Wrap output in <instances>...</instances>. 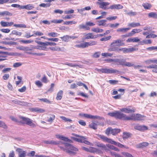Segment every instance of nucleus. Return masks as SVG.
Segmentation results:
<instances>
[{"mask_svg": "<svg viewBox=\"0 0 157 157\" xmlns=\"http://www.w3.org/2000/svg\"><path fill=\"white\" fill-rule=\"evenodd\" d=\"M108 115L115 118L124 121H142L144 120L146 117L139 114H133L130 116L123 113L118 111H115L108 113Z\"/></svg>", "mask_w": 157, "mask_h": 157, "instance_id": "nucleus-1", "label": "nucleus"}, {"mask_svg": "<svg viewBox=\"0 0 157 157\" xmlns=\"http://www.w3.org/2000/svg\"><path fill=\"white\" fill-rule=\"evenodd\" d=\"M97 4L99 5V8L103 10H108L111 9H120L123 8V6L120 4H114L110 6L109 7L108 6L109 5V3L107 2H97Z\"/></svg>", "mask_w": 157, "mask_h": 157, "instance_id": "nucleus-2", "label": "nucleus"}, {"mask_svg": "<svg viewBox=\"0 0 157 157\" xmlns=\"http://www.w3.org/2000/svg\"><path fill=\"white\" fill-rule=\"evenodd\" d=\"M20 119H21V122L23 124H26L32 128H35L36 125L33 122V120L28 117L20 116Z\"/></svg>", "mask_w": 157, "mask_h": 157, "instance_id": "nucleus-3", "label": "nucleus"}, {"mask_svg": "<svg viewBox=\"0 0 157 157\" xmlns=\"http://www.w3.org/2000/svg\"><path fill=\"white\" fill-rule=\"evenodd\" d=\"M65 146L66 148V152L70 154L75 155L76 153L74 151H77L78 150L77 148L69 144L65 143Z\"/></svg>", "mask_w": 157, "mask_h": 157, "instance_id": "nucleus-4", "label": "nucleus"}, {"mask_svg": "<svg viewBox=\"0 0 157 157\" xmlns=\"http://www.w3.org/2000/svg\"><path fill=\"white\" fill-rule=\"evenodd\" d=\"M65 146L66 148V152L70 154L75 155L76 153L74 151H77L78 150L77 148L69 144L65 143Z\"/></svg>", "mask_w": 157, "mask_h": 157, "instance_id": "nucleus-5", "label": "nucleus"}, {"mask_svg": "<svg viewBox=\"0 0 157 157\" xmlns=\"http://www.w3.org/2000/svg\"><path fill=\"white\" fill-rule=\"evenodd\" d=\"M96 70L99 72H101L107 74H115L119 72L118 71L112 68L109 69L102 68L100 69L97 68Z\"/></svg>", "mask_w": 157, "mask_h": 157, "instance_id": "nucleus-6", "label": "nucleus"}, {"mask_svg": "<svg viewBox=\"0 0 157 157\" xmlns=\"http://www.w3.org/2000/svg\"><path fill=\"white\" fill-rule=\"evenodd\" d=\"M123 59H106L105 60V61L107 63H110L113 62L116 63V64L119 65H121L122 66L124 63Z\"/></svg>", "mask_w": 157, "mask_h": 157, "instance_id": "nucleus-7", "label": "nucleus"}, {"mask_svg": "<svg viewBox=\"0 0 157 157\" xmlns=\"http://www.w3.org/2000/svg\"><path fill=\"white\" fill-rule=\"evenodd\" d=\"M34 48V47L33 45H31L30 47H25V51H26V52L27 54L29 55H36L37 56H41L44 55L45 54L43 53H33L32 52H29V51H33V49Z\"/></svg>", "mask_w": 157, "mask_h": 157, "instance_id": "nucleus-8", "label": "nucleus"}, {"mask_svg": "<svg viewBox=\"0 0 157 157\" xmlns=\"http://www.w3.org/2000/svg\"><path fill=\"white\" fill-rule=\"evenodd\" d=\"M97 138L98 139H101L104 142H106L111 144H114V141L112 140L111 139L108 138L106 136L104 135H98Z\"/></svg>", "mask_w": 157, "mask_h": 157, "instance_id": "nucleus-9", "label": "nucleus"}, {"mask_svg": "<svg viewBox=\"0 0 157 157\" xmlns=\"http://www.w3.org/2000/svg\"><path fill=\"white\" fill-rule=\"evenodd\" d=\"M97 138L98 139H101L104 142H106L111 144H114V141L112 140L111 139L108 138L106 136L104 135H98Z\"/></svg>", "mask_w": 157, "mask_h": 157, "instance_id": "nucleus-10", "label": "nucleus"}, {"mask_svg": "<svg viewBox=\"0 0 157 157\" xmlns=\"http://www.w3.org/2000/svg\"><path fill=\"white\" fill-rule=\"evenodd\" d=\"M126 66L128 67H133L135 69L139 68L142 67V66L139 65H135L133 63L130 62H127L126 61L125 59H124V63L122 66Z\"/></svg>", "mask_w": 157, "mask_h": 157, "instance_id": "nucleus-11", "label": "nucleus"}, {"mask_svg": "<svg viewBox=\"0 0 157 157\" xmlns=\"http://www.w3.org/2000/svg\"><path fill=\"white\" fill-rule=\"evenodd\" d=\"M43 142L45 144H50L52 145H58L60 144H63L64 143L61 141H58L57 142L54 140H43Z\"/></svg>", "mask_w": 157, "mask_h": 157, "instance_id": "nucleus-12", "label": "nucleus"}, {"mask_svg": "<svg viewBox=\"0 0 157 157\" xmlns=\"http://www.w3.org/2000/svg\"><path fill=\"white\" fill-rule=\"evenodd\" d=\"M124 45L123 40L119 39L116 40H114L111 44V45H115V46H122Z\"/></svg>", "mask_w": 157, "mask_h": 157, "instance_id": "nucleus-13", "label": "nucleus"}, {"mask_svg": "<svg viewBox=\"0 0 157 157\" xmlns=\"http://www.w3.org/2000/svg\"><path fill=\"white\" fill-rule=\"evenodd\" d=\"M74 136L76 137H78V138H77L76 137H73L71 138L72 139L76 141L81 143H82L83 139H86V137L83 136H79L76 134H75Z\"/></svg>", "mask_w": 157, "mask_h": 157, "instance_id": "nucleus-14", "label": "nucleus"}, {"mask_svg": "<svg viewBox=\"0 0 157 157\" xmlns=\"http://www.w3.org/2000/svg\"><path fill=\"white\" fill-rule=\"evenodd\" d=\"M9 54L8 52H2L0 50V62L6 60L5 58Z\"/></svg>", "mask_w": 157, "mask_h": 157, "instance_id": "nucleus-15", "label": "nucleus"}, {"mask_svg": "<svg viewBox=\"0 0 157 157\" xmlns=\"http://www.w3.org/2000/svg\"><path fill=\"white\" fill-rule=\"evenodd\" d=\"M142 30L140 29H134L132 30V31L129 33L127 34L122 35V36H132L134 35L135 33H138L140 32H141Z\"/></svg>", "mask_w": 157, "mask_h": 157, "instance_id": "nucleus-16", "label": "nucleus"}, {"mask_svg": "<svg viewBox=\"0 0 157 157\" xmlns=\"http://www.w3.org/2000/svg\"><path fill=\"white\" fill-rule=\"evenodd\" d=\"M46 42H44V44H42L40 45L34 46V49H37L44 51H47L48 48L46 47V46H47L46 45Z\"/></svg>", "mask_w": 157, "mask_h": 157, "instance_id": "nucleus-17", "label": "nucleus"}, {"mask_svg": "<svg viewBox=\"0 0 157 157\" xmlns=\"http://www.w3.org/2000/svg\"><path fill=\"white\" fill-rule=\"evenodd\" d=\"M16 151L18 153V157H25L26 152L25 151H23L22 149L17 148Z\"/></svg>", "mask_w": 157, "mask_h": 157, "instance_id": "nucleus-18", "label": "nucleus"}, {"mask_svg": "<svg viewBox=\"0 0 157 157\" xmlns=\"http://www.w3.org/2000/svg\"><path fill=\"white\" fill-rule=\"evenodd\" d=\"M56 136L57 138L59 139L60 140H62L68 142L69 143H71L72 141L70 139H69L68 138L65 137L63 136L60 135H56Z\"/></svg>", "mask_w": 157, "mask_h": 157, "instance_id": "nucleus-19", "label": "nucleus"}, {"mask_svg": "<svg viewBox=\"0 0 157 157\" xmlns=\"http://www.w3.org/2000/svg\"><path fill=\"white\" fill-rule=\"evenodd\" d=\"M134 128L140 131H144L148 129L147 127L145 125H136L134 127Z\"/></svg>", "mask_w": 157, "mask_h": 157, "instance_id": "nucleus-20", "label": "nucleus"}, {"mask_svg": "<svg viewBox=\"0 0 157 157\" xmlns=\"http://www.w3.org/2000/svg\"><path fill=\"white\" fill-rule=\"evenodd\" d=\"M98 37L97 35H93L92 33H89L86 35V36L84 38L85 40L89 39H95Z\"/></svg>", "mask_w": 157, "mask_h": 157, "instance_id": "nucleus-21", "label": "nucleus"}, {"mask_svg": "<svg viewBox=\"0 0 157 157\" xmlns=\"http://www.w3.org/2000/svg\"><path fill=\"white\" fill-rule=\"evenodd\" d=\"M124 53H128L130 52H132L133 51L137 50H138V48H136L134 47H130L128 48H124Z\"/></svg>", "mask_w": 157, "mask_h": 157, "instance_id": "nucleus-22", "label": "nucleus"}, {"mask_svg": "<svg viewBox=\"0 0 157 157\" xmlns=\"http://www.w3.org/2000/svg\"><path fill=\"white\" fill-rule=\"evenodd\" d=\"M84 117L88 118H90V119H101V117H99L98 116H93L92 115H91L87 114H85L84 115Z\"/></svg>", "mask_w": 157, "mask_h": 157, "instance_id": "nucleus-23", "label": "nucleus"}, {"mask_svg": "<svg viewBox=\"0 0 157 157\" xmlns=\"http://www.w3.org/2000/svg\"><path fill=\"white\" fill-rule=\"evenodd\" d=\"M89 152L92 153H100L101 152L100 150L96 148L90 147H89Z\"/></svg>", "mask_w": 157, "mask_h": 157, "instance_id": "nucleus-24", "label": "nucleus"}, {"mask_svg": "<svg viewBox=\"0 0 157 157\" xmlns=\"http://www.w3.org/2000/svg\"><path fill=\"white\" fill-rule=\"evenodd\" d=\"M31 110L32 112H37L38 113H42L45 112V110L43 109L38 108H33L31 109Z\"/></svg>", "mask_w": 157, "mask_h": 157, "instance_id": "nucleus-25", "label": "nucleus"}, {"mask_svg": "<svg viewBox=\"0 0 157 157\" xmlns=\"http://www.w3.org/2000/svg\"><path fill=\"white\" fill-rule=\"evenodd\" d=\"M96 145L98 147H100L102 149H104L106 151H108V149L106 147L105 145L102 143H97L96 144Z\"/></svg>", "mask_w": 157, "mask_h": 157, "instance_id": "nucleus-26", "label": "nucleus"}, {"mask_svg": "<svg viewBox=\"0 0 157 157\" xmlns=\"http://www.w3.org/2000/svg\"><path fill=\"white\" fill-rule=\"evenodd\" d=\"M34 8L33 5L29 4L25 6H22L21 9H25L27 10H30Z\"/></svg>", "mask_w": 157, "mask_h": 157, "instance_id": "nucleus-27", "label": "nucleus"}, {"mask_svg": "<svg viewBox=\"0 0 157 157\" xmlns=\"http://www.w3.org/2000/svg\"><path fill=\"white\" fill-rule=\"evenodd\" d=\"M85 42L86 48L88 47L89 46H92L96 45L97 43V41H90L89 42Z\"/></svg>", "mask_w": 157, "mask_h": 157, "instance_id": "nucleus-28", "label": "nucleus"}, {"mask_svg": "<svg viewBox=\"0 0 157 157\" xmlns=\"http://www.w3.org/2000/svg\"><path fill=\"white\" fill-rule=\"evenodd\" d=\"M107 20H101L97 21L98 22V26H106V22H107Z\"/></svg>", "mask_w": 157, "mask_h": 157, "instance_id": "nucleus-29", "label": "nucleus"}, {"mask_svg": "<svg viewBox=\"0 0 157 157\" xmlns=\"http://www.w3.org/2000/svg\"><path fill=\"white\" fill-rule=\"evenodd\" d=\"M140 26V24L139 23H135L133 22L129 23L128 24V26L132 28H134Z\"/></svg>", "mask_w": 157, "mask_h": 157, "instance_id": "nucleus-30", "label": "nucleus"}, {"mask_svg": "<svg viewBox=\"0 0 157 157\" xmlns=\"http://www.w3.org/2000/svg\"><path fill=\"white\" fill-rule=\"evenodd\" d=\"M63 92L62 90H59L57 93L56 99L58 100H60L62 98Z\"/></svg>", "mask_w": 157, "mask_h": 157, "instance_id": "nucleus-31", "label": "nucleus"}, {"mask_svg": "<svg viewBox=\"0 0 157 157\" xmlns=\"http://www.w3.org/2000/svg\"><path fill=\"white\" fill-rule=\"evenodd\" d=\"M140 40L138 39L137 37H133L132 38H130L128 39L126 41L128 42H138Z\"/></svg>", "mask_w": 157, "mask_h": 157, "instance_id": "nucleus-32", "label": "nucleus"}, {"mask_svg": "<svg viewBox=\"0 0 157 157\" xmlns=\"http://www.w3.org/2000/svg\"><path fill=\"white\" fill-rule=\"evenodd\" d=\"M151 41L150 40H144L142 41H140L139 43L140 44L143 45L144 44H151Z\"/></svg>", "mask_w": 157, "mask_h": 157, "instance_id": "nucleus-33", "label": "nucleus"}, {"mask_svg": "<svg viewBox=\"0 0 157 157\" xmlns=\"http://www.w3.org/2000/svg\"><path fill=\"white\" fill-rule=\"evenodd\" d=\"M111 46L109 48L108 50L109 51H118V48L117 47H116L115 45H111Z\"/></svg>", "mask_w": 157, "mask_h": 157, "instance_id": "nucleus-34", "label": "nucleus"}, {"mask_svg": "<svg viewBox=\"0 0 157 157\" xmlns=\"http://www.w3.org/2000/svg\"><path fill=\"white\" fill-rule=\"evenodd\" d=\"M131 134L129 132H123L122 137L124 139H128V138L131 137Z\"/></svg>", "mask_w": 157, "mask_h": 157, "instance_id": "nucleus-35", "label": "nucleus"}, {"mask_svg": "<svg viewBox=\"0 0 157 157\" xmlns=\"http://www.w3.org/2000/svg\"><path fill=\"white\" fill-rule=\"evenodd\" d=\"M149 144L147 142H144L140 143L137 145V147L138 148H141L146 147L148 146Z\"/></svg>", "mask_w": 157, "mask_h": 157, "instance_id": "nucleus-36", "label": "nucleus"}, {"mask_svg": "<svg viewBox=\"0 0 157 157\" xmlns=\"http://www.w3.org/2000/svg\"><path fill=\"white\" fill-rule=\"evenodd\" d=\"M79 28L80 29H84L86 30H89L90 29V27L87 26L86 23L85 25L82 24L79 25Z\"/></svg>", "mask_w": 157, "mask_h": 157, "instance_id": "nucleus-37", "label": "nucleus"}, {"mask_svg": "<svg viewBox=\"0 0 157 157\" xmlns=\"http://www.w3.org/2000/svg\"><path fill=\"white\" fill-rule=\"evenodd\" d=\"M145 62L147 64H149L151 63H156L157 64V60L152 59H148L146 60Z\"/></svg>", "mask_w": 157, "mask_h": 157, "instance_id": "nucleus-38", "label": "nucleus"}, {"mask_svg": "<svg viewBox=\"0 0 157 157\" xmlns=\"http://www.w3.org/2000/svg\"><path fill=\"white\" fill-rule=\"evenodd\" d=\"M0 15L2 16L6 15L9 16H12L13 15L12 13L9 12L8 11H4L0 12Z\"/></svg>", "mask_w": 157, "mask_h": 157, "instance_id": "nucleus-39", "label": "nucleus"}, {"mask_svg": "<svg viewBox=\"0 0 157 157\" xmlns=\"http://www.w3.org/2000/svg\"><path fill=\"white\" fill-rule=\"evenodd\" d=\"M14 26L19 28H29L30 26L27 27L26 25L24 24H14L13 25Z\"/></svg>", "mask_w": 157, "mask_h": 157, "instance_id": "nucleus-40", "label": "nucleus"}, {"mask_svg": "<svg viewBox=\"0 0 157 157\" xmlns=\"http://www.w3.org/2000/svg\"><path fill=\"white\" fill-rule=\"evenodd\" d=\"M91 30L92 31L96 33H102L103 31V29H99L98 28H93L91 29Z\"/></svg>", "mask_w": 157, "mask_h": 157, "instance_id": "nucleus-41", "label": "nucleus"}, {"mask_svg": "<svg viewBox=\"0 0 157 157\" xmlns=\"http://www.w3.org/2000/svg\"><path fill=\"white\" fill-rule=\"evenodd\" d=\"M130 29V28H120L118 29L117 30V32H121L122 33H125L128 30H129Z\"/></svg>", "mask_w": 157, "mask_h": 157, "instance_id": "nucleus-42", "label": "nucleus"}, {"mask_svg": "<svg viewBox=\"0 0 157 157\" xmlns=\"http://www.w3.org/2000/svg\"><path fill=\"white\" fill-rule=\"evenodd\" d=\"M97 124L96 123L94 122H92L89 125V127L94 130H96L97 129Z\"/></svg>", "mask_w": 157, "mask_h": 157, "instance_id": "nucleus-43", "label": "nucleus"}, {"mask_svg": "<svg viewBox=\"0 0 157 157\" xmlns=\"http://www.w3.org/2000/svg\"><path fill=\"white\" fill-rule=\"evenodd\" d=\"M50 49L52 51H63V50L59 47L55 46L54 47H50Z\"/></svg>", "mask_w": 157, "mask_h": 157, "instance_id": "nucleus-44", "label": "nucleus"}, {"mask_svg": "<svg viewBox=\"0 0 157 157\" xmlns=\"http://www.w3.org/2000/svg\"><path fill=\"white\" fill-rule=\"evenodd\" d=\"M142 6L144 7L145 9L147 10L149 9L151 7V5L148 3H143L142 5Z\"/></svg>", "mask_w": 157, "mask_h": 157, "instance_id": "nucleus-45", "label": "nucleus"}, {"mask_svg": "<svg viewBox=\"0 0 157 157\" xmlns=\"http://www.w3.org/2000/svg\"><path fill=\"white\" fill-rule=\"evenodd\" d=\"M19 42L25 44H28L32 43L33 42V40H20Z\"/></svg>", "mask_w": 157, "mask_h": 157, "instance_id": "nucleus-46", "label": "nucleus"}, {"mask_svg": "<svg viewBox=\"0 0 157 157\" xmlns=\"http://www.w3.org/2000/svg\"><path fill=\"white\" fill-rule=\"evenodd\" d=\"M64 64L67 65L69 67H76L77 66L80 67L78 65L74 64L71 63H69L68 62L65 63Z\"/></svg>", "mask_w": 157, "mask_h": 157, "instance_id": "nucleus-47", "label": "nucleus"}, {"mask_svg": "<svg viewBox=\"0 0 157 157\" xmlns=\"http://www.w3.org/2000/svg\"><path fill=\"white\" fill-rule=\"evenodd\" d=\"M120 129L118 128L112 129L111 133L114 135L120 132Z\"/></svg>", "mask_w": 157, "mask_h": 157, "instance_id": "nucleus-48", "label": "nucleus"}, {"mask_svg": "<svg viewBox=\"0 0 157 157\" xmlns=\"http://www.w3.org/2000/svg\"><path fill=\"white\" fill-rule=\"evenodd\" d=\"M148 17H152L155 18H157V14L155 13L151 12L148 13Z\"/></svg>", "mask_w": 157, "mask_h": 157, "instance_id": "nucleus-49", "label": "nucleus"}, {"mask_svg": "<svg viewBox=\"0 0 157 157\" xmlns=\"http://www.w3.org/2000/svg\"><path fill=\"white\" fill-rule=\"evenodd\" d=\"M60 38L63 41L66 42H67L69 41V39L70 38V37L69 36L66 35L61 37Z\"/></svg>", "mask_w": 157, "mask_h": 157, "instance_id": "nucleus-50", "label": "nucleus"}, {"mask_svg": "<svg viewBox=\"0 0 157 157\" xmlns=\"http://www.w3.org/2000/svg\"><path fill=\"white\" fill-rule=\"evenodd\" d=\"M63 21L62 20H57L56 19H54L50 21V24L52 23H54L55 24H58L62 22H63Z\"/></svg>", "mask_w": 157, "mask_h": 157, "instance_id": "nucleus-51", "label": "nucleus"}, {"mask_svg": "<svg viewBox=\"0 0 157 157\" xmlns=\"http://www.w3.org/2000/svg\"><path fill=\"white\" fill-rule=\"evenodd\" d=\"M59 34L56 33L51 32L49 33L48 34V36H52L53 37H57Z\"/></svg>", "mask_w": 157, "mask_h": 157, "instance_id": "nucleus-52", "label": "nucleus"}, {"mask_svg": "<svg viewBox=\"0 0 157 157\" xmlns=\"http://www.w3.org/2000/svg\"><path fill=\"white\" fill-rule=\"evenodd\" d=\"M75 47L78 48H84L86 47V42L81 43L80 44H77L75 45Z\"/></svg>", "mask_w": 157, "mask_h": 157, "instance_id": "nucleus-53", "label": "nucleus"}, {"mask_svg": "<svg viewBox=\"0 0 157 157\" xmlns=\"http://www.w3.org/2000/svg\"><path fill=\"white\" fill-rule=\"evenodd\" d=\"M34 33L32 35L33 36H41L43 35V33L39 31H34Z\"/></svg>", "mask_w": 157, "mask_h": 157, "instance_id": "nucleus-54", "label": "nucleus"}, {"mask_svg": "<svg viewBox=\"0 0 157 157\" xmlns=\"http://www.w3.org/2000/svg\"><path fill=\"white\" fill-rule=\"evenodd\" d=\"M101 55V52H95L92 55V57L94 58H98Z\"/></svg>", "mask_w": 157, "mask_h": 157, "instance_id": "nucleus-55", "label": "nucleus"}, {"mask_svg": "<svg viewBox=\"0 0 157 157\" xmlns=\"http://www.w3.org/2000/svg\"><path fill=\"white\" fill-rule=\"evenodd\" d=\"M12 34L17 36H21L22 34V33L16 30H13L12 31Z\"/></svg>", "mask_w": 157, "mask_h": 157, "instance_id": "nucleus-56", "label": "nucleus"}, {"mask_svg": "<svg viewBox=\"0 0 157 157\" xmlns=\"http://www.w3.org/2000/svg\"><path fill=\"white\" fill-rule=\"evenodd\" d=\"M4 44H5L12 45H16V43L13 41H5L3 42Z\"/></svg>", "mask_w": 157, "mask_h": 157, "instance_id": "nucleus-57", "label": "nucleus"}, {"mask_svg": "<svg viewBox=\"0 0 157 157\" xmlns=\"http://www.w3.org/2000/svg\"><path fill=\"white\" fill-rule=\"evenodd\" d=\"M126 14L130 16H134L137 14V12L131 11L130 12L126 13Z\"/></svg>", "mask_w": 157, "mask_h": 157, "instance_id": "nucleus-58", "label": "nucleus"}, {"mask_svg": "<svg viewBox=\"0 0 157 157\" xmlns=\"http://www.w3.org/2000/svg\"><path fill=\"white\" fill-rule=\"evenodd\" d=\"M108 82L110 84L112 85H115L117 84L118 81L116 80H110L108 81Z\"/></svg>", "mask_w": 157, "mask_h": 157, "instance_id": "nucleus-59", "label": "nucleus"}, {"mask_svg": "<svg viewBox=\"0 0 157 157\" xmlns=\"http://www.w3.org/2000/svg\"><path fill=\"white\" fill-rule=\"evenodd\" d=\"M87 139L86 137V139H83V141H82V143H83L85 144H86L87 145H90V146L92 145V144L91 143L89 142V141L86 140Z\"/></svg>", "mask_w": 157, "mask_h": 157, "instance_id": "nucleus-60", "label": "nucleus"}, {"mask_svg": "<svg viewBox=\"0 0 157 157\" xmlns=\"http://www.w3.org/2000/svg\"><path fill=\"white\" fill-rule=\"evenodd\" d=\"M111 38V36H109L105 37L104 38H102L100 39V40L101 41H106L109 40Z\"/></svg>", "mask_w": 157, "mask_h": 157, "instance_id": "nucleus-61", "label": "nucleus"}, {"mask_svg": "<svg viewBox=\"0 0 157 157\" xmlns=\"http://www.w3.org/2000/svg\"><path fill=\"white\" fill-rule=\"evenodd\" d=\"M40 100L41 101H42L44 102L47 103L51 104L52 103L51 101H49L48 99L46 98H42L41 99H40Z\"/></svg>", "mask_w": 157, "mask_h": 157, "instance_id": "nucleus-62", "label": "nucleus"}, {"mask_svg": "<svg viewBox=\"0 0 157 157\" xmlns=\"http://www.w3.org/2000/svg\"><path fill=\"white\" fill-rule=\"evenodd\" d=\"M51 5L50 3H41L39 5V6L40 7H49Z\"/></svg>", "mask_w": 157, "mask_h": 157, "instance_id": "nucleus-63", "label": "nucleus"}, {"mask_svg": "<svg viewBox=\"0 0 157 157\" xmlns=\"http://www.w3.org/2000/svg\"><path fill=\"white\" fill-rule=\"evenodd\" d=\"M0 127L4 128H6L7 126L3 121H0Z\"/></svg>", "mask_w": 157, "mask_h": 157, "instance_id": "nucleus-64", "label": "nucleus"}]
</instances>
